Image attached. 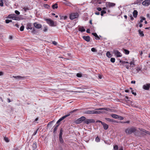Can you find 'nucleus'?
I'll return each mask as SVG.
<instances>
[{"mask_svg": "<svg viewBox=\"0 0 150 150\" xmlns=\"http://www.w3.org/2000/svg\"><path fill=\"white\" fill-rule=\"evenodd\" d=\"M95 110H97L96 111L95 110H88L84 111L83 112V113L88 114H100L101 113H104L105 112L103 111H100L99 110H103L109 111H110V109L108 108H96V109Z\"/></svg>", "mask_w": 150, "mask_h": 150, "instance_id": "f257e3e1", "label": "nucleus"}, {"mask_svg": "<svg viewBox=\"0 0 150 150\" xmlns=\"http://www.w3.org/2000/svg\"><path fill=\"white\" fill-rule=\"evenodd\" d=\"M136 131V129L135 127H132L127 128L125 129V131L126 133L128 134H130Z\"/></svg>", "mask_w": 150, "mask_h": 150, "instance_id": "f03ea898", "label": "nucleus"}, {"mask_svg": "<svg viewBox=\"0 0 150 150\" xmlns=\"http://www.w3.org/2000/svg\"><path fill=\"white\" fill-rule=\"evenodd\" d=\"M8 18L11 19L13 20L16 21H19L20 20V18L18 17L15 14H10L8 16Z\"/></svg>", "mask_w": 150, "mask_h": 150, "instance_id": "7ed1b4c3", "label": "nucleus"}, {"mask_svg": "<svg viewBox=\"0 0 150 150\" xmlns=\"http://www.w3.org/2000/svg\"><path fill=\"white\" fill-rule=\"evenodd\" d=\"M79 14L77 13H71L70 15V18L71 20H73L79 17Z\"/></svg>", "mask_w": 150, "mask_h": 150, "instance_id": "20e7f679", "label": "nucleus"}, {"mask_svg": "<svg viewBox=\"0 0 150 150\" xmlns=\"http://www.w3.org/2000/svg\"><path fill=\"white\" fill-rule=\"evenodd\" d=\"M45 21L47 23L51 26H54L55 25H54V23L53 21L51 20L50 19H46Z\"/></svg>", "mask_w": 150, "mask_h": 150, "instance_id": "39448f33", "label": "nucleus"}, {"mask_svg": "<svg viewBox=\"0 0 150 150\" xmlns=\"http://www.w3.org/2000/svg\"><path fill=\"white\" fill-rule=\"evenodd\" d=\"M86 118L84 116H82L78 119L76 121V124H79L81 123L83 121L85 120Z\"/></svg>", "mask_w": 150, "mask_h": 150, "instance_id": "423d86ee", "label": "nucleus"}, {"mask_svg": "<svg viewBox=\"0 0 150 150\" xmlns=\"http://www.w3.org/2000/svg\"><path fill=\"white\" fill-rule=\"evenodd\" d=\"M26 28L27 30L28 29H31L32 30V32L33 33H35V30L34 28H33L32 27V25L30 23H28L27 25Z\"/></svg>", "mask_w": 150, "mask_h": 150, "instance_id": "0eeeda50", "label": "nucleus"}, {"mask_svg": "<svg viewBox=\"0 0 150 150\" xmlns=\"http://www.w3.org/2000/svg\"><path fill=\"white\" fill-rule=\"evenodd\" d=\"M95 122V121L93 119H87L84 121V123L87 124L91 123H94Z\"/></svg>", "mask_w": 150, "mask_h": 150, "instance_id": "6e6552de", "label": "nucleus"}, {"mask_svg": "<svg viewBox=\"0 0 150 150\" xmlns=\"http://www.w3.org/2000/svg\"><path fill=\"white\" fill-rule=\"evenodd\" d=\"M142 4L144 6H148L150 4V0H145L142 2Z\"/></svg>", "mask_w": 150, "mask_h": 150, "instance_id": "1a4fd4ad", "label": "nucleus"}, {"mask_svg": "<svg viewBox=\"0 0 150 150\" xmlns=\"http://www.w3.org/2000/svg\"><path fill=\"white\" fill-rule=\"evenodd\" d=\"M143 87V88L144 90H149L150 87V83H147L144 85Z\"/></svg>", "mask_w": 150, "mask_h": 150, "instance_id": "9d476101", "label": "nucleus"}, {"mask_svg": "<svg viewBox=\"0 0 150 150\" xmlns=\"http://www.w3.org/2000/svg\"><path fill=\"white\" fill-rule=\"evenodd\" d=\"M114 52L115 55L117 57H121V54L119 52L118 50H115L114 51Z\"/></svg>", "mask_w": 150, "mask_h": 150, "instance_id": "9b49d317", "label": "nucleus"}, {"mask_svg": "<svg viewBox=\"0 0 150 150\" xmlns=\"http://www.w3.org/2000/svg\"><path fill=\"white\" fill-rule=\"evenodd\" d=\"M34 25L35 28L38 29L42 27V25L41 24L36 23H34Z\"/></svg>", "mask_w": 150, "mask_h": 150, "instance_id": "f8f14e48", "label": "nucleus"}, {"mask_svg": "<svg viewBox=\"0 0 150 150\" xmlns=\"http://www.w3.org/2000/svg\"><path fill=\"white\" fill-rule=\"evenodd\" d=\"M13 77L17 79H24V78H25V77L24 76H13Z\"/></svg>", "mask_w": 150, "mask_h": 150, "instance_id": "ddd939ff", "label": "nucleus"}, {"mask_svg": "<svg viewBox=\"0 0 150 150\" xmlns=\"http://www.w3.org/2000/svg\"><path fill=\"white\" fill-rule=\"evenodd\" d=\"M83 38L88 42H89L90 40V37L89 36H83Z\"/></svg>", "mask_w": 150, "mask_h": 150, "instance_id": "4468645a", "label": "nucleus"}, {"mask_svg": "<svg viewBox=\"0 0 150 150\" xmlns=\"http://www.w3.org/2000/svg\"><path fill=\"white\" fill-rule=\"evenodd\" d=\"M102 125L103 126V128L105 130L107 129L108 127V125L103 122L102 123Z\"/></svg>", "mask_w": 150, "mask_h": 150, "instance_id": "2eb2a0df", "label": "nucleus"}, {"mask_svg": "<svg viewBox=\"0 0 150 150\" xmlns=\"http://www.w3.org/2000/svg\"><path fill=\"white\" fill-rule=\"evenodd\" d=\"M133 16L134 18H136L138 15V12L136 10H134L133 12Z\"/></svg>", "mask_w": 150, "mask_h": 150, "instance_id": "dca6fc26", "label": "nucleus"}, {"mask_svg": "<svg viewBox=\"0 0 150 150\" xmlns=\"http://www.w3.org/2000/svg\"><path fill=\"white\" fill-rule=\"evenodd\" d=\"M105 119L106 120L109 122H116V121L115 120H113V119H110V118H105Z\"/></svg>", "mask_w": 150, "mask_h": 150, "instance_id": "f3484780", "label": "nucleus"}, {"mask_svg": "<svg viewBox=\"0 0 150 150\" xmlns=\"http://www.w3.org/2000/svg\"><path fill=\"white\" fill-rule=\"evenodd\" d=\"M139 33V34L140 36L141 37H143L144 36V34L143 33V31L139 29L138 30Z\"/></svg>", "mask_w": 150, "mask_h": 150, "instance_id": "a211bd4d", "label": "nucleus"}, {"mask_svg": "<svg viewBox=\"0 0 150 150\" xmlns=\"http://www.w3.org/2000/svg\"><path fill=\"white\" fill-rule=\"evenodd\" d=\"M79 30L83 32H84L85 31V30L83 27H81L79 28Z\"/></svg>", "mask_w": 150, "mask_h": 150, "instance_id": "6ab92c4d", "label": "nucleus"}, {"mask_svg": "<svg viewBox=\"0 0 150 150\" xmlns=\"http://www.w3.org/2000/svg\"><path fill=\"white\" fill-rule=\"evenodd\" d=\"M111 116L113 118L115 119H118L119 118V115L115 114H112L111 115Z\"/></svg>", "mask_w": 150, "mask_h": 150, "instance_id": "aec40b11", "label": "nucleus"}, {"mask_svg": "<svg viewBox=\"0 0 150 150\" xmlns=\"http://www.w3.org/2000/svg\"><path fill=\"white\" fill-rule=\"evenodd\" d=\"M92 34L96 38V39L97 40H99L100 39V38L98 35L96 33H92Z\"/></svg>", "mask_w": 150, "mask_h": 150, "instance_id": "412c9836", "label": "nucleus"}, {"mask_svg": "<svg viewBox=\"0 0 150 150\" xmlns=\"http://www.w3.org/2000/svg\"><path fill=\"white\" fill-rule=\"evenodd\" d=\"M63 132V130L61 128L60 129V132L59 134V137H62V132Z\"/></svg>", "mask_w": 150, "mask_h": 150, "instance_id": "4be33fe9", "label": "nucleus"}, {"mask_svg": "<svg viewBox=\"0 0 150 150\" xmlns=\"http://www.w3.org/2000/svg\"><path fill=\"white\" fill-rule=\"evenodd\" d=\"M70 115V114H68L67 115H64V116H63L61 117L60 118V120L62 121L65 118H66V117H68V116H69Z\"/></svg>", "mask_w": 150, "mask_h": 150, "instance_id": "5701e85b", "label": "nucleus"}, {"mask_svg": "<svg viewBox=\"0 0 150 150\" xmlns=\"http://www.w3.org/2000/svg\"><path fill=\"white\" fill-rule=\"evenodd\" d=\"M59 140L60 143L62 144H64V142L62 137H59Z\"/></svg>", "mask_w": 150, "mask_h": 150, "instance_id": "b1692460", "label": "nucleus"}, {"mask_svg": "<svg viewBox=\"0 0 150 150\" xmlns=\"http://www.w3.org/2000/svg\"><path fill=\"white\" fill-rule=\"evenodd\" d=\"M52 8L53 9L55 8H58V5L57 4V3H55V4L52 5Z\"/></svg>", "mask_w": 150, "mask_h": 150, "instance_id": "393cba45", "label": "nucleus"}, {"mask_svg": "<svg viewBox=\"0 0 150 150\" xmlns=\"http://www.w3.org/2000/svg\"><path fill=\"white\" fill-rule=\"evenodd\" d=\"M108 5L109 7H113L115 5V4L114 3L109 2L108 3Z\"/></svg>", "mask_w": 150, "mask_h": 150, "instance_id": "a878e982", "label": "nucleus"}, {"mask_svg": "<svg viewBox=\"0 0 150 150\" xmlns=\"http://www.w3.org/2000/svg\"><path fill=\"white\" fill-rule=\"evenodd\" d=\"M124 53L126 54H128L129 53V52L127 50L124 49L123 50Z\"/></svg>", "mask_w": 150, "mask_h": 150, "instance_id": "bb28decb", "label": "nucleus"}, {"mask_svg": "<svg viewBox=\"0 0 150 150\" xmlns=\"http://www.w3.org/2000/svg\"><path fill=\"white\" fill-rule=\"evenodd\" d=\"M37 147L36 143V142L33 143V149H35Z\"/></svg>", "mask_w": 150, "mask_h": 150, "instance_id": "cd10ccee", "label": "nucleus"}, {"mask_svg": "<svg viewBox=\"0 0 150 150\" xmlns=\"http://www.w3.org/2000/svg\"><path fill=\"white\" fill-rule=\"evenodd\" d=\"M59 124H58V125H57L55 126H54V129H53V132L54 133L55 132V131L57 130V127H58V126H59Z\"/></svg>", "mask_w": 150, "mask_h": 150, "instance_id": "c85d7f7f", "label": "nucleus"}, {"mask_svg": "<svg viewBox=\"0 0 150 150\" xmlns=\"http://www.w3.org/2000/svg\"><path fill=\"white\" fill-rule=\"evenodd\" d=\"M106 55L109 58L111 57L112 56V55L111 54L110 52L108 51L106 53Z\"/></svg>", "mask_w": 150, "mask_h": 150, "instance_id": "c756f323", "label": "nucleus"}, {"mask_svg": "<svg viewBox=\"0 0 150 150\" xmlns=\"http://www.w3.org/2000/svg\"><path fill=\"white\" fill-rule=\"evenodd\" d=\"M4 139L5 140V141L7 142H8L9 141V139H8V138L6 137H4Z\"/></svg>", "mask_w": 150, "mask_h": 150, "instance_id": "7c9ffc66", "label": "nucleus"}, {"mask_svg": "<svg viewBox=\"0 0 150 150\" xmlns=\"http://www.w3.org/2000/svg\"><path fill=\"white\" fill-rule=\"evenodd\" d=\"M141 130L143 132H144L146 133L147 134H149V132H148L144 129H141Z\"/></svg>", "mask_w": 150, "mask_h": 150, "instance_id": "2f4dec72", "label": "nucleus"}, {"mask_svg": "<svg viewBox=\"0 0 150 150\" xmlns=\"http://www.w3.org/2000/svg\"><path fill=\"white\" fill-rule=\"evenodd\" d=\"M44 6L45 8H49L50 7V6L47 4H44Z\"/></svg>", "mask_w": 150, "mask_h": 150, "instance_id": "473e14b6", "label": "nucleus"}, {"mask_svg": "<svg viewBox=\"0 0 150 150\" xmlns=\"http://www.w3.org/2000/svg\"><path fill=\"white\" fill-rule=\"evenodd\" d=\"M67 18V17L66 16H61L60 17V19H64V20L66 19Z\"/></svg>", "mask_w": 150, "mask_h": 150, "instance_id": "72a5a7b5", "label": "nucleus"}, {"mask_svg": "<svg viewBox=\"0 0 150 150\" xmlns=\"http://www.w3.org/2000/svg\"><path fill=\"white\" fill-rule=\"evenodd\" d=\"M130 89L131 90V92L134 95L136 96V93H134L133 92V90H132V88H130Z\"/></svg>", "mask_w": 150, "mask_h": 150, "instance_id": "f704fd0d", "label": "nucleus"}, {"mask_svg": "<svg viewBox=\"0 0 150 150\" xmlns=\"http://www.w3.org/2000/svg\"><path fill=\"white\" fill-rule=\"evenodd\" d=\"M106 13V12L105 11L102 10L101 12V16H103L104 14L105 13Z\"/></svg>", "mask_w": 150, "mask_h": 150, "instance_id": "c9c22d12", "label": "nucleus"}, {"mask_svg": "<svg viewBox=\"0 0 150 150\" xmlns=\"http://www.w3.org/2000/svg\"><path fill=\"white\" fill-rule=\"evenodd\" d=\"M115 61V59L114 58H111L110 59V61L112 63H114Z\"/></svg>", "mask_w": 150, "mask_h": 150, "instance_id": "e433bc0d", "label": "nucleus"}, {"mask_svg": "<svg viewBox=\"0 0 150 150\" xmlns=\"http://www.w3.org/2000/svg\"><path fill=\"white\" fill-rule=\"evenodd\" d=\"M97 1L96 2H98L99 4H100L101 3L100 2H99V0H92V3H94V1Z\"/></svg>", "mask_w": 150, "mask_h": 150, "instance_id": "4c0bfd02", "label": "nucleus"}, {"mask_svg": "<svg viewBox=\"0 0 150 150\" xmlns=\"http://www.w3.org/2000/svg\"><path fill=\"white\" fill-rule=\"evenodd\" d=\"M118 146L116 145L114 146V149L115 150H118Z\"/></svg>", "mask_w": 150, "mask_h": 150, "instance_id": "58836bf2", "label": "nucleus"}, {"mask_svg": "<svg viewBox=\"0 0 150 150\" xmlns=\"http://www.w3.org/2000/svg\"><path fill=\"white\" fill-rule=\"evenodd\" d=\"M24 27L23 25H22L20 28V30L21 31H23L24 30Z\"/></svg>", "mask_w": 150, "mask_h": 150, "instance_id": "ea45409f", "label": "nucleus"}, {"mask_svg": "<svg viewBox=\"0 0 150 150\" xmlns=\"http://www.w3.org/2000/svg\"><path fill=\"white\" fill-rule=\"evenodd\" d=\"M23 9L25 12H26L27 10H28V8L27 7H24L23 8Z\"/></svg>", "mask_w": 150, "mask_h": 150, "instance_id": "a19ab883", "label": "nucleus"}, {"mask_svg": "<svg viewBox=\"0 0 150 150\" xmlns=\"http://www.w3.org/2000/svg\"><path fill=\"white\" fill-rule=\"evenodd\" d=\"M96 141L97 142H100V139L98 137H97L96 138Z\"/></svg>", "mask_w": 150, "mask_h": 150, "instance_id": "79ce46f5", "label": "nucleus"}, {"mask_svg": "<svg viewBox=\"0 0 150 150\" xmlns=\"http://www.w3.org/2000/svg\"><path fill=\"white\" fill-rule=\"evenodd\" d=\"M129 64H130V65L131 66L132 65H134V60H133L130 63H129Z\"/></svg>", "mask_w": 150, "mask_h": 150, "instance_id": "37998d69", "label": "nucleus"}, {"mask_svg": "<svg viewBox=\"0 0 150 150\" xmlns=\"http://www.w3.org/2000/svg\"><path fill=\"white\" fill-rule=\"evenodd\" d=\"M91 50L92 52H96V50L93 47L91 48Z\"/></svg>", "mask_w": 150, "mask_h": 150, "instance_id": "c03bdc74", "label": "nucleus"}, {"mask_svg": "<svg viewBox=\"0 0 150 150\" xmlns=\"http://www.w3.org/2000/svg\"><path fill=\"white\" fill-rule=\"evenodd\" d=\"M15 13L17 15H18L20 14V12L17 10H16L15 11Z\"/></svg>", "mask_w": 150, "mask_h": 150, "instance_id": "a18cd8bd", "label": "nucleus"}, {"mask_svg": "<svg viewBox=\"0 0 150 150\" xmlns=\"http://www.w3.org/2000/svg\"><path fill=\"white\" fill-rule=\"evenodd\" d=\"M136 69L137 71V72H138L139 71L141 70V69L139 67H137Z\"/></svg>", "mask_w": 150, "mask_h": 150, "instance_id": "49530a36", "label": "nucleus"}, {"mask_svg": "<svg viewBox=\"0 0 150 150\" xmlns=\"http://www.w3.org/2000/svg\"><path fill=\"white\" fill-rule=\"evenodd\" d=\"M47 30H48V28H47V27H45L44 28V29L43 31L44 32H46Z\"/></svg>", "mask_w": 150, "mask_h": 150, "instance_id": "de8ad7c7", "label": "nucleus"}, {"mask_svg": "<svg viewBox=\"0 0 150 150\" xmlns=\"http://www.w3.org/2000/svg\"><path fill=\"white\" fill-rule=\"evenodd\" d=\"M38 130V129H37V130L35 132H34L33 133V135L34 136L35 135L37 132Z\"/></svg>", "mask_w": 150, "mask_h": 150, "instance_id": "09e8293b", "label": "nucleus"}, {"mask_svg": "<svg viewBox=\"0 0 150 150\" xmlns=\"http://www.w3.org/2000/svg\"><path fill=\"white\" fill-rule=\"evenodd\" d=\"M76 76L78 77H81V74L77 73L76 74Z\"/></svg>", "mask_w": 150, "mask_h": 150, "instance_id": "8fccbe9b", "label": "nucleus"}, {"mask_svg": "<svg viewBox=\"0 0 150 150\" xmlns=\"http://www.w3.org/2000/svg\"><path fill=\"white\" fill-rule=\"evenodd\" d=\"M52 43L53 44L55 45H56L57 44V42L55 41H53Z\"/></svg>", "mask_w": 150, "mask_h": 150, "instance_id": "3c124183", "label": "nucleus"}, {"mask_svg": "<svg viewBox=\"0 0 150 150\" xmlns=\"http://www.w3.org/2000/svg\"><path fill=\"white\" fill-rule=\"evenodd\" d=\"M118 119H120L121 120H123V119L124 118L123 117L119 115V118Z\"/></svg>", "mask_w": 150, "mask_h": 150, "instance_id": "603ef678", "label": "nucleus"}, {"mask_svg": "<svg viewBox=\"0 0 150 150\" xmlns=\"http://www.w3.org/2000/svg\"><path fill=\"white\" fill-rule=\"evenodd\" d=\"M5 22L6 23H10L9 20L8 19H6L5 20Z\"/></svg>", "mask_w": 150, "mask_h": 150, "instance_id": "864d4df0", "label": "nucleus"}, {"mask_svg": "<svg viewBox=\"0 0 150 150\" xmlns=\"http://www.w3.org/2000/svg\"><path fill=\"white\" fill-rule=\"evenodd\" d=\"M97 9L99 11H101L102 10V8L100 7H98L97 8Z\"/></svg>", "mask_w": 150, "mask_h": 150, "instance_id": "5fc2aeb1", "label": "nucleus"}, {"mask_svg": "<svg viewBox=\"0 0 150 150\" xmlns=\"http://www.w3.org/2000/svg\"><path fill=\"white\" fill-rule=\"evenodd\" d=\"M96 122H100L102 124V123H103V122H102L101 121L99 120H97V121H96Z\"/></svg>", "mask_w": 150, "mask_h": 150, "instance_id": "6e6d98bb", "label": "nucleus"}, {"mask_svg": "<svg viewBox=\"0 0 150 150\" xmlns=\"http://www.w3.org/2000/svg\"><path fill=\"white\" fill-rule=\"evenodd\" d=\"M130 19L131 20H133L134 19V18L133 17V16L132 15L130 16Z\"/></svg>", "mask_w": 150, "mask_h": 150, "instance_id": "4d7b16f0", "label": "nucleus"}, {"mask_svg": "<svg viewBox=\"0 0 150 150\" xmlns=\"http://www.w3.org/2000/svg\"><path fill=\"white\" fill-rule=\"evenodd\" d=\"M95 14L96 15H99L100 14V12H96Z\"/></svg>", "mask_w": 150, "mask_h": 150, "instance_id": "13d9d810", "label": "nucleus"}, {"mask_svg": "<svg viewBox=\"0 0 150 150\" xmlns=\"http://www.w3.org/2000/svg\"><path fill=\"white\" fill-rule=\"evenodd\" d=\"M76 110H73L71 112H70L69 113H73L74 112H75V111H76Z\"/></svg>", "mask_w": 150, "mask_h": 150, "instance_id": "bf43d9fd", "label": "nucleus"}, {"mask_svg": "<svg viewBox=\"0 0 150 150\" xmlns=\"http://www.w3.org/2000/svg\"><path fill=\"white\" fill-rule=\"evenodd\" d=\"M15 26L17 27V28H19V25L18 24H16L15 25Z\"/></svg>", "mask_w": 150, "mask_h": 150, "instance_id": "052dcab7", "label": "nucleus"}, {"mask_svg": "<svg viewBox=\"0 0 150 150\" xmlns=\"http://www.w3.org/2000/svg\"><path fill=\"white\" fill-rule=\"evenodd\" d=\"M90 30L89 29H87L86 30V32H87V33H90Z\"/></svg>", "mask_w": 150, "mask_h": 150, "instance_id": "680f3d73", "label": "nucleus"}, {"mask_svg": "<svg viewBox=\"0 0 150 150\" xmlns=\"http://www.w3.org/2000/svg\"><path fill=\"white\" fill-rule=\"evenodd\" d=\"M61 120L59 119L57 122V124H58L60 122H61Z\"/></svg>", "mask_w": 150, "mask_h": 150, "instance_id": "e2e57ef3", "label": "nucleus"}, {"mask_svg": "<svg viewBox=\"0 0 150 150\" xmlns=\"http://www.w3.org/2000/svg\"><path fill=\"white\" fill-rule=\"evenodd\" d=\"M130 91L129 90H125V91L126 93L129 92Z\"/></svg>", "mask_w": 150, "mask_h": 150, "instance_id": "0e129e2a", "label": "nucleus"}, {"mask_svg": "<svg viewBox=\"0 0 150 150\" xmlns=\"http://www.w3.org/2000/svg\"><path fill=\"white\" fill-rule=\"evenodd\" d=\"M131 83H135V81H132L131 82Z\"/></svg>", "mask_w": 150, "mask_h": 150, "instance_id": "69168bd1", "label": "nucleus"}, {"mask_svg": "<svg viewBox=\"0 0 150 150\" xmlns=\"http://www.w3.org/2000/svg\"><path fill=\"white\" fill-rule=\"evenodd\" d=\"M126 68L127 69H128L129 68V67L128 65H125Z\"/></svg>", "mask_w": 150, "mask_h": 150, "instance_id": "338daca9", "label": "nucleus"}, {"mask_svg": "<svg viewBox=\"0 0 150 150\" xmlns=\"http://www.w3.org/2000/svg\"><path fill=\"white\" fill-rule=\"evenodd\" d=\"M145 29H149V30H150V27L145 28Z\"/></svg>", "mask_w": 150, "mask_h": 150, "instance_id": "774afa93", "label": "nucleus"}]
</instances>
